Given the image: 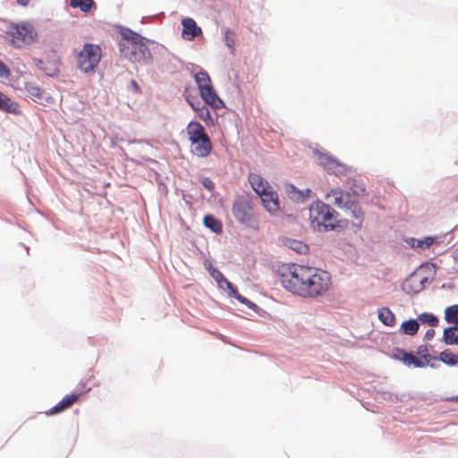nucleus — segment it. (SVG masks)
I'll return each mask as SVG.
<instances>
[{
	"label": "nucleus",
	"mask_w": 458,
	"mask_h": 458,
	"mask_svg": "<svg viewBox=\"0 0 458 458\" xmlns=\"http://www.w3.org/2000/svg\"><path fill=\"white\" fill-rule=\"evenodd\" d=\"M279 278L284 289L303 298L323 296L332 285L328 272L294 263L283 265L279 269Z\"/></svg>",
	"instance_id": "obj_1"
},
{
	"label": "nucleus",
	"mask_w": 458,
	"mask_h": 458,
	"mask_svg": "<svg viewBox=\"0 0 458 458\" xmlns=\"http://www.w3.org/2000/svg\"><path fill=\"white\" fill-rule=\"evenodd\" d=\"M102 57V50L98 45L87 43L77 55V67L84 72H94Z\"/></svg>",
	"instance_id": "obj_2"
},
{
	"label": "nucleus",
	"mask_w": 458,
	"mask_h": 458,
	"mask_svg": "<svg viewBox=\"0 0 458 458\" xmlns=\"http://www.w3.org/2000/svg\"><path fill=\"white\" fill-rule=\"evenodd\" d=\"M310 220L313 227L323 225L326 229H334V210L324 202L318 200L310 207Z\"/></svg>",
	"instance_id": "obj_3"
},
{
	"label": "nucleus",
	"mask_w": 458,
	"mask_h": 458,
	"mask_svg": "<svg viewBox=\"0 0 458 458\" xmlns=\"http://www.w3.org/2000/svg\"><path fill=\"white\" fill-rule=\"evenodd\" d=\"M233 215L242 225L253 226L257 224L253 203L248 196L238 197L233 204Z\"/></svg>",
	"instance_id": "obj_4"
},
{
	"label": "nucleus",
	"mask_w": 458,
	"mask_h": 458,
	"mask_svg": "<svg viewBox=\"0 0 458 458\" xmlns=\"http://www.w3.org/2000/svg\"><path fill=\"white\" fill-rule=\"evenodd\" d=\"M7 35L10 37L13 46L21 47L34 41L37 37V31L32 25L22 23L11 26Z\"/></svg>",
	"instance_id": "obj_5"
},
{
	"label": "nucleus",
	"mask_w": 458,
	"mask_h": 458,
	"mask_svg": "<svg viewBox=\"0 0 458 458\" xmlns=\"http://www.w3.org/2000/svg\"><path fill=\"white\" fill-rule=\"evenodd\" d=\"M327 199L338 208H352L357 202L356 195L340 188L332 189L326 196Z\"/></svg>",
	"instance_id": "obj_6"
},
{
	"label": "nucleus",
	"mask_w": 458,
	"mask_h": 458,
	"mask_svg": "<svg viewBox=\"0 0 458 458\" xmlns=\"http://www.w3.org/2000/svg\"><path fill=\"white\" fill-rule=\"evenodd\" d=\"M318 163L323 166V168L330 174L336 176L345 175L349 168L344 164L333 158L331 156L323 153H317Z\"/></svg>",
	"instance_id": "obj_7"
},
{
	"label": "nucleus",
	"mask_w": 458,
	"mask_h": 458,
	"mask_svg": "<svg viewBox=\"0 0 458 458\" xmlns=\"http://www.w3.org/2000/svg\"><path fill=\"white\" fill-rule=\"evenodd\" d=\"M119 49L121 53L131 62H145L151 56V53L148 47V43H146V50L143 52V47H140V46H127L124 42H119Z\"/></svg>",
	"instance_id": "obj_8"
},
{
	"label": "nucleus",
	"mask_w": 458,
	"mask_h": 458,
	"mask_svg": "<svg viewBox=\"0 0 458 458\" xmlns=\"http://www.w3.org/2000/svg\"><path fill=\"white\" fill-rule=\"evenodd\" d=\"M79 386H81V391L79 393H72L71 394L65 395L56 405L52 407L47 414L54 415L59 413L70 407H72L84 394L90 391V387H87L85 384L80 383Z\"/></svg>",
	"instance_id": "obj_9"
},
{
	"label": "nucleus",
	"mask_w": 458,
	"mask_h": 458,
	"mask_svg": "<svg viewBox=\"0 0 458 458\" xmlns=\"http://www.w3.org/2000/svg\"><path fill=\"white\" fill-rule=\"evenodd\" d=\"M119 33L122 37L123 42H124L127 46H140V47H143V52L146 50V43H148L149 40L146 38L140 35L138 32H135L128 28H121Z\"/></svg>",
	"instance_id": "obj_10"
},
{
	"label": "nucleus",
	"mask_w": 458,
	"mask_h": 458,
	"mask_svg": "<svg viewBox=\"0 0 458 458\" xmlns=\"http://www.w3.org/2000/svg\"><path fill=\"white\" fill-rule=\"evenodd\" d=\"M182 37L186 40H193L202 33L201 28L197 25L192 18L182 19Z\"/></svg>",
	"instance_id": "obj_11"
},
{
	"label": "nucleus",
	"mask_w": 458,
	"mask_h": 458,
	"mask_svg": "<svg viewBox=\"0 0 458 458\" xmlns=\"http://www.w3.org/2000/svg\"><path fill=\"white\" fill-rule=\"evenodd\" d=\"M264 208L269 213H275L279 210V199L276 191L270 188L268 191L259 195Z\"/></svg>",
	"instance_id": "obj_12"
},
{
	"label": "nucleus",
	"mask_w": 458,
	"mask_h": 458,
	"mask_svg": "<svg viewBox=\"0 0 458 458\" xmlns=\"http://www.w3.org/2000/svg\"><path fill=\"white\" fill-rule=\"evenodd\" d=\"M394 355L397 360H402L406 366H413L414 368L426 367V363L422 361L421 359H419V357H416L403 349H395Z\"/></svg>",
	"instance_id": "obj_13"
},
{
	"label": "nucleus",
	"mask_w": 458,
	"mask_h": 458,
	"mask_svg": "<svg viewBox=\"0 0 458 458\" xmlns=\"http://www.w3.org/2000/svg\"><path fill=\"white\" fill-rule=\"evenodd\" d=\"M192 153L199 157H208L212 150V143L208 137H205L197 142H191Z\"/></svg>",
	"instance_id": "obj_14"
},
{
	"label": "nucleus",
	"mask_w": 458,
	"mask_h": 458,
	"mask_svg": "<svg viewBox=\"0 0 458 458\" xmlns=\"http://www.w3.org/2000/svg\"><path fill=\"white\" fill-rule=\"evenodd\" d=\"M249 182L259 196L272 188L269 183L258 174H250L249 175Z\"/></svg>",
	"instance_id": "obj_15"
},
{
	"label": "nucleus",
	"mask_w": 458,
	"mask_h": 458,
	"mask_svg": "<svg viewBox=\"0 0 458 458\" xmlns=\"http://www.w3.org/2000/svg\"><path fill=\"white\" fill-rule=\"evenodd\" d=\"M200 94L205 103L211 107L218 109L223 106L222 100L216 96L212 87L204 89Z\"/></svg>",
	"instance_id": "obj_16"
},
{
	"label": "nucleus",
	"mask_w": 458,
	"mask_h": 458,
	"mask_svg": "<svg viewBox=\"0 0 458 458\" xmlns=\"http://www.w3.org/2000/svg\"><path fill=\"white\" fill-rule=\"evenodd\" d=\"M189 139L191 142H197L199 140L208 137L205 132L204 127L199 123H190L187 127Z\"/></svg>",
	"instance_id": "obj_17"
},
{
	"label": "nucleus",
	"mask_w": 458,
	"mask_h": 458,
	"mask_svg": "<svg viewBox=\"0 0 458 458\" xmlns=\"http://www.w3.org/2000/svg\"><path fill=\"white\" fill-rule=\"evenodd\" d=\"M18 104L12 100L8 96L0 91V110L5 113L16 114L19 112Z\"/></svg>",
	"instance_id": "obj_18"
},
{
	"label": "nucleus",
	"mask_w": 458,
	"mask_h": 458,
	"mask_svg": "<svg viewBox=\"0 0 458 458\" xmlns=\"http://www.w3.org/2000/svg\"><path fill=\"white\" fill-rule=\"evenodd\" d=\"M436 241V237L427 236L423 239L409 238L406 242L414 249H428Z\"/></svg>",
	"instance_id": "obj_19"
},
{
	"label": "nucleus",
	"mask_w": 458,
	"mask_h": 458,
	"mask_svg": "<svg viewBox=\"0 0 458 458\" xmlns=\"http://www.w3.org/2000/svg\"><path fill=\"white\" fill-rule=\"evenodd\" d=\"M379 320L387 327L395 325V316L392 310L387 307H383L377 312Z\"/></svg>",
	"instance_id": "obj_20"
},
{
	"label": "nucleus",
	"mask_w": 458,
	"mask_h": 458,
	"mask_svg": "<svg viewBox=\"0 0 458 458\" xmlns=\"http://www.w3.org/2000/svg\"><path fill=\"white\" fill-rule=\"evenodd\" d=\"M25 89L30 98L36 103H41L43 99L44 91L35 83L28 82Z\"/></svg>",
	"instance_id": "obj_21"
},
{
	"label": "nucleus",
	"mask_w": 458,
	"mask_h": 458,
	"mask_svg": "<svg viewBox=\"0 0 458 458\" xmlns=\"http://www.w3.org/2000/svg\"><path fill=\"white\" fill-rule=\"evenodd\" d=\"M443 341L445 344H458V327H450L445 328L443 332Z\"/></svg>",
	"instance_id": "obj_22"
},
{
	"label": "nucleus",
	"mask_w": 458,
	"mask_h": 458,
	"mask_svg": "<svg viewBox=\"0 0 458 458\" xmlns=\"http://www.w3.org/2000/svg\"><path fill=\"white\" fill-rule=\"evenodd\" d=\"M420 328L419 322L415 319L404 321L400 326V332L407 335H414Z\"/></svg>",
	"instance_id": "obj_23"
},
{
	"label": "nucleus",
	"mask_w": 458,
	"mask_h": 458,
	"mask_svg": "<svg viewBox=\"0 0 458 458\" xmlns=\"http://www.w3.org/2000/svg\"><path fill=\"white\" fill-rule=\"evenodd\" d=\"M203 223L205 226L209 228L213 233H221L223 231L222 223L212 215H206Z\"/></svg>",
	"instance_id": "obj_24"
},
{
	"label": "nucleus",
	"mask_w": 458,
	"mask_h": 458,
	"mask_svg": "<svg viewBox=\"0 0 458 458\" xmlns=\"http://www.w3.org/2000/svg\"><path fill=\"white\" fill-rule=\"evenodd\" d=\"M70 5L72 8H79L83 13L96 9V4L93 0H71Z\"/></svg>",
	"instance_id": "obj_25"
},
{
	"label": "nucleus",
	"mask_w": 458,
	"mask_h": 458,
	"mask_svg": "<svg viewBox=\"0 0 458 458\" xmlns=\"http://www.w3.org/2000/svg\"><path fill=\"white\" fill-rule=\"evenodd\" d=\"M305 192L306 193L297 190L293 185H290L287 188V194H288L289 198L294 201L305 200L309 197V195L310 193V190L307 189L305 191Z\"/></svg>",
	"instance_id": "obj_26"
},
{
	"label": "nucleus",
	"mask_w": 458,
	"mask_h": 458,
	"mask_svg": "<svg viewBox=\"0 0 458 458\" xmlns=\"http://www.w3.org/2000/svg\"><path fill=\"white\" fill-rule=\"evenodd\" d=\"M445 319L448 324L458 326V305H451L445 310Z\"/></svg>",
	"instance_id": "obj_27"
},
{
	"label": "nucleus",
	"mask_w": 458,
	"mask_h": 458,
	"mask_svg": "<svg viewBox=\"0 0 458 458\" xmlns=\"http://www.w3.org/2000/svg\"><path fill=\"white\" fill-rule=\"evenodd\" d=\"M285 245L289 249L296 251L299 254H304L309 250L308 246L305 243H303L302 242L298 241V240L287 239L285 241Z\"/></svg>",
	"instance_id": "obj_28"
},
{
	"label": "nucleus",
	"mask_w": 458,
	"mask_h": 458,
	"mask_svg": "<svg viewBox=\"0 0 458 458\" xmlns=\"http://www.w3.org/2000/svg\"><path fill=\"white\" fill-rule=\"evenodd\" d=\"M417 353L419 355V359H421L422 361L426 363V366L429 365L431 367H435V364L432 361H436L437 358L428 353V348L425 345L419 346Z\"/></svg>",
	"instance_id": "obj_29"
},
{
	"label": "nucleus",
	"mask_w": 458,
	"mask_h": 458,
	"mask_svg": "<svg viewBox=\"0 0 458 458\" xmlns=\"http://www.w3.org/2000/svg\"><path fill=\"white\" fill-rule=\"evenodd\" d=\"M195 81L199 86V91L211 87L210 78L206 72H197L195 74Z\"/></svg>",
	"instance_id": "obj_30"
},
{
	"label": "nucleus",
	"mask_w": 458,
	"mask_h": 458,
	"mask_svg": "<svg viewBox=\"0 0 458 458\" xmlns=\"http://www.w3.org/2000/svg\"><path fill=\"white\" fill-rule=\"evenodd\" d=\"M439 360L449 366H458V356L451 352L449 350H445L440 352Z\"/></svg>",
	"instance_id": "obj_31"
},
{
	"label": "nucleus",
	"mask_w": 458,
	"mask_h": 458,
	"mask_svg": "<svg viewBox=\"0 0 458 458\" xmlns=\"http://www.w3.org/2000/svg\"><path fill=\"white\" fill-rule=\"evenodd\" d=\"M418 320L421 323V324H427V325H429L431 327H437L438 325V318L437 316H435L434 314L432 313H421L419 317H418Z\"/></svg>",
	"instance_id": "obj_32"
},
{
	"label": "nucleus",
	"mask_w": 458,
	"mask_h": 458,
	"mask_svg": "<svg viewBox=\"0 0 458 458\" xmlns=\"http://www.w3.org/2000/svg\"><path fill=\"white\" fill-rule=\"evenodd\" d=\"M235 33L230 29L225 30V41L232 55L235 52Z\"/></svg>",
	"instance_id": "obj_33"
},
{
	"label": "nucleus",
	"mask_w": 458,
	"mask_h": 458,
	"mask_svg": "<svg viewBox=\"0 0 458 458\" xmlns=\"http://www.w3.org/2000/svg\"><path fill=\"white\" fill-rule=\"evenodd\" d=\"M210 275L220 285H222V283H225L229 290L233 289L232 283L229 282L219 270L213 268L210 270Z\"/></svg>",
	"instance_id": "obj_34"
},
{
	"label": "nucleus",
	"mask_w": 458,
	"mask_h": 458,
	"mask_svg": "<svg viewBox=\"0 0 458 458\" xmlns=\"http://www.w3.org/2000/svg\"><path fill=\"white\" fill-rule=\"evenodd\" d=\"M346 210H349L352 214V216L356 220L353 222V224L356 225H360L363 218V212L361 211L360 208L357 206V202L353 204L352 208H346Z\"/></svg>",
	"instance_id": "obj_35"
},
{
	"label": "nucleus",
	"mask_w": 458,
	"mask_h": 458,
	"mask_svg": "<svg viewBox=\"0 0 458 458\" xmlns=\"http://www.w3.org/2000/svg\"><path fill=\"white\" fill-rule=\"evenodd\" d=\"M230 295L237 299L240 302L244 303L248 306L252 304L247 298L239 294L238 291L233 286V289H230Z\"/></svg>",
	"instance_id": "obj_36"
},
{
	"label": "nucleus",
	"mask_w": 458,
	"mask_h": 458,
	"mask_svg": "<svg viewBox=\"0 0 458 458\" xmlns=\"http://www.w3.org/2000/svg\"><path fill=\"white\" fill-rule=\"evenodd\" d=\"M201 183L202 185L207 189L209 191H214L215 189V183L214 182L208 178V177H204L202 180H201Z\"/></svg>",
	"instance_id": "obj_37"
},
{
	"label": "nucleus",
	"mask_w": 458,
	"mask_h": 458,
	"mask_svg": "<svg viewBox=\"0 0 458 458\" xmlns=\"http://www.w3.org/2000/svg\"><path fill=\"white\" fill-rule=\"evenodd\" d=\"M10 75V70L7 66L0 60V77L7 78Z\"/></svg>",
	"instance_id": "obj_38"
},
{
	"label": "nucleus",
	"mask_w": 458,
	"mask_h": 458,
	"mask_svg": "<svg viewBox=\"0 0 458 458\" xmlns=\"http://www.w3.org/2000/svg\"><path fill=\"white\" fill-rule=\"evenodd\" d=\"M435 335V330L428 329L425 334V339L426 340H431Z\"/></svg>",
	"instance_id": "obj_39"
},
{
	"label": "nucleus",
	"mask_w": 458,
	"mask_h": 458,
	"mask_svg": "<svg viewBox=\"0 0 458 458\" xmlns=\"http://www.w3.org/2000/svg\"><path fill=\"white\" fill-rule=\"evenodd\" d=\"M17 4L21 6H27L29 4V0H16Z\"/></svg>",
	"instance_id": "obj_40"
},
{
	"label": "nucleus",
	"mask_w": 458,
	"mask_h": 458,
	"mask_svg": "<svg viewBox=\"0 0 458 458\" xmlns=\"http://www.w3.org/2000/svg\"><path fill=\"white\" fill-rule=\"evenodd\" d=\"M449 401L458 402V395H457V396L451 397V398L449 399Z\"/></svg>",
	"instance_id": "obj_41"
},
{
	"label": "nucleus",
	"mask_w": 458,
	"mask_h": 458,
	"mask_svg": "<svg viewBox=\"0 0 458 458\" xmlns=\"http://www.w3.org/2000/svg\"><path fill=\"white\" fill-rule=\"evenodd\" d=\"M56 71H57V67H56V65L55 64L54 68H53V69H52V71H51V74H52V73H55ZM48 74H50V72H49Z\"/></svg>",
	"instance_id": "obj_42"
},
{
	"label": "nucleus",
	"mask_w": 458,
	"mask_h": 458,
	"mask_svg": "<svg viewBox=\"0 0 458 458\" xmlns=\"http://www.w3.org/2000/svg\"><path fill=\"white\" fill-rule=\"evenodd\" d=\"M407 285H408V282H405L404 284H403V289L404 291H406L407 293H410L409 291H407Z\"/></svg>",
	"instance_id": "obj_43"
},
{
	"label": "nucleus",
	"mask_w": 458,
	"mask_h": 458,
	"mask_svg": "<svg viewBox=\"0 0 458 458\" xmlns=\"http://www.w3.org/2000/svg\"><path fill=\"white\" fill-rule=\"evenodd\" d=\"M192 107H193V110H196L197 111V108L191 104Z\"/></svg>",
	"instance_id": "obj_44"
}]
</instances>
